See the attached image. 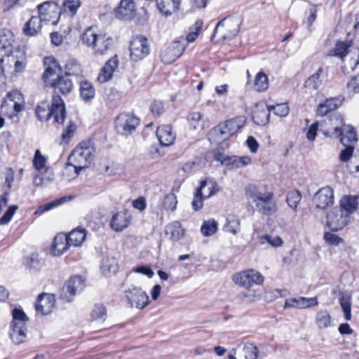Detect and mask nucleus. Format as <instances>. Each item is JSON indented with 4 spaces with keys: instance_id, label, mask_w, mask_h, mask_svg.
Masks as SVG:
<instances>
[{
    "instance_id": "1",
    "label": "nucleus",
    "mask_w": 359,
    "mask_h": 359,
    "mask_svg": "<svg viewBox=\"0 0 359 359\" xmlns=\"http://www.w3.org/2000/svg\"><path fill=\"white\" fill-rule=\"evenodd\" d=\"M95 148L90 140L81 142L71 153L64 169L65 175L74 168V177H77L81 171L87 168L94 158Z\"/></svg>"
},
{
    "instance_id": "2",
    "label": "nucleus",
    "mask_w": 359,
    "mask_h": 359,
    "mask_svg": "<svg viewBox=\"0 0 359 359\" xmlns=\"http://www.w3.org/2000/svg\"><path fill=\"white\" fill-rule=\"evenodd\" d=\"M81 41L83 45L91 49L95 56L106 55L111 49L114 43L111 36L99 32L93 27H88L83 33Z\"/></svg>"
},
{
    "instance_id": "3",
    "label": "nucleus",
    "mask_w": 359,
    "mask_h": 359,
    "mask_svg": "<svg viewBox=\"0 0 359 359\" xmlns=\"http://www.w3.org/2000/svg\"><path fill=\"white\" fill-rule=\"evenodd\" d=\"M35 113L41 121H47L53 116L55 123L62 124L66 117L65 102L59 95H54L51 107L48 102H41L36 107Z\"/></svg>"
},
{
    "instance_id": "4",
    "label": "nucleus",
    "mask_w": 359,
    "mask_h": 359,
    "mask_svg": "<svg viewBox=\"0 0 359 359\" xmlns=\"http://www.w3.org/2000/svg\"><path fill=\"white\" fill-rule=\"evenodd\" d=\"M60 71L57 62H54L46 67L43 74V79L46 86H50L65 95L72 91L73 83L67 76H61Z\"/></svg>"
},
{
    "instance_id": "5",
    "label": "nucleus",
    "mask_w": 359,
    "mask_h": 359,
    "mask_svg": "<svg viewBox=\"0 0 359 359\" xmlns=\"http://www.w3.org/2000/svg\"><path fill=\"white\" fill-rule=\"evenodd\" d=\"M241 25V20L238 17L225 18L217 23L211 39L216 43L232 39L239 32Z\"/></svg>"
},
{
    "instance_id": "6",
    "label": "nucleus",
    "mask_w": 359,
    "mask_h": 359,
    "mask_svg": "<svg viewBox=\"0 0 359 359\" xmlns=\"http://www.w3.org/2000/svg\"><path fill=\"white\" fill-rule=\"evenodd\" d=\"M25 109L23 95L18 90L9 92L1 106V113L8 118L16 121L18 114Z\"/></svg>"
},
{
    "instance_id": "7",
    "label": "nucleus",
    "mask_w": 359,
    "mask_h": 359,
    "mask_svg": "<svg viewBox=\"0 0 359 359\" xmlns=\"http://www.w3.org/2000/svg\"><path fill=\"white\" fill-rule=\"evenodd\" d=\"M13 320L9 332L11 340L15 344H20L25 341L27 337V322L28 318L20 309H14L12 311Z\"/></svg>"
},
{
    "instance_id": "8",
    "label": "nucleus",
    "mask_w": 359,
    "mask_h": 359,
    "mask_svg": "<svg viewBox=\"0 0 359 359\" xmlns=\"http://www.w3.org/2000/svg\"><path fill=\"white\" fill-rule=\"evenodd\" d=\"M245 116H236L220 123L214 128V132L219 140H225L238 132L245 124Z\"/></svg>"
},
{
    "instance_id": "9",
    "label": "nucleus",
    "mask_w": 359,
    "mask_h": 359,
    "mask_svg": "<svg viewBox=\"0 0 359 359\" xmlns=\"http://www.w3.org/2000/svg\"><path fill=\"white\" fill-rule=\"evenodd\" d=\"M232 279L235 284L246 289L254 284L261 285L264 282V277L255 269H248L236 273L233 276Z\"/></svg>"
},
{
    "instance_id": "10",
    "label": "nucleus",
    "mask_w": 359,
    "mask_h": 359,
    "mask_svg": "<svg viewBox=\"0 0 359 359\" xmlns=\"http://www.w3.org/2000/svg\"><path fill=\"white\" fill-rule=\"evenodd\" d=\"M150 45L148 39L142 35L133 39L130 45V56L134 61H140L149 55Z\"/></svg>"
},
{
    "instance_id": "11",
    "label": "nucleus",
    "mask_w": 359,
    "mask_h": 359,
    "mask_svg": "<svg viewBox=\"0 0 359 359\" xmlns=\"http://www.w3.org/2000/svg\"><path fill=\"white\" fill-rule=\"evenodd\" d=\"M139 124L140 120L136 116L122 113L115 120V129L118 133L128 135L133 133Z\"/></svg>"
},
{
    "instance_id": "12",
    "label": "nucleus",
    "mask_w": 359,
    "mask_h": 359,
    "mask_svg": "<svg viewBox=\"0 0 359 359\" xmlns=\"http://www.w3.org/2000/svg\"><path fill=\"white\" fill-rule=\"evenodd\" d=\"M84 287L85 281L81 276H72L62 287L60 298L67 302H71L74 297L80 293Z\"/></svg>"
},
{
    "instance_id": "13",
    "label": "nucleus",
    "mask_w": 359,
    "mask_h": 359,
    "mask_svg": "<svg viewBox=\"0 0 359 359\" xmlns=\"http://www.w3.org/2000/svg\"><path fill=\"white\" fill-rule=\"evenodd\" d=\"M125 297L131 307L142 309L149 303V297L141 287H133L125 291Z\"/></svg>"
},
{
    "instance_id": "14",
    "label": "nucleus",
    "mask_w": 359,
    "mask_h": 359,
    "mask_svg": "<svg viewBox=\"0 0 359 359\" xmlns=\"http://www.w3.org/2000/svg\"><path fill=\"white\" fill-rule=\"evenodd\" d=\"M269 191H266L262 187L250 184L245 188V198L247 201L248 212L255 213L254 205L260 201Z\"/></svg>"
},
{
    "instance_id": "15",
    "label": "nucleus",
    "mask_w": 359,
    "mask_h": 359,
    "mask_svg": "<svg viewBox=\"0 0 359 359\" xmlns=\"http://www.w3.org/2000/svg\"><path fill=\"white\" fill-rule=\"evenodd\" d=\"M349 217L340 208H333L327 215V224L332 231L342 229L348 224Z\"/></svg>"
},
{
    "instance_id": "16",
    "label": "nucleus",
    "mask_w": 359,
    "mask_h": 359,
    "mask_svg": "<svg viewBox=\"0 0 359 359\" xmlns=\"http://www.w3.org/2000/svg\"><path fill=\"white\" fill-rule=\"evenodd\" d=\"M313 203L316 208L324 210L334 203V191L330 187L320 189L314 195Z\"/></svg>"
},
{
    "instance_id": "17",
    "label": "nucleus",
    "mask_w": 359,
    "mask_h": 359,
    "mask_svg": "<svg viewBox=\"0 0 359 359\" xmlns=\"http://www.w3.org/2000/svg\"><path fill=\"white\" fill-rule=\"evenodd\" d=\"M330 136L341 137L340 141L343 145L354 146L358 141L355 130L351 126L344 125L342 129L339 127L334 128Z\"/></svg>"
},
{
    "instance_id": "18",
    "label": "nucleus",
    "mask_w": 359,
    "mask_h": 359,
    "mask_svg": "<svg viewBox=\"0 0 359 359\" xmlns=\"http://www.w3.org/2000/svg\"><path fill=\"white\" fill-rule=\"evenodd\" d=\"M131 220L132 216L130 212L123 210L112 215L109 226L112 230L120 232L128 227Z\"/></svg>"
},
{
    "instance_id": "19",
    "label": "nucleus",
    "mask_w": 359,
    "mask_h": 359,
    "mask_svg": "<svg viewBox=\"0 0 359 359\" xmlns=\"http://www.w3.org/2000/svg\"><path fill=\"white\" fill-rule=\"evenodd\" d=\"M273 193L269 192L260 201L254 205L255 212L257 211L262 215L271 216L277 212L276 203L273 201Z\"/></svg>"
},
{
    "instance_id": "20",
    "label": "nucleus",
    "mask_w": 359,
    "mask_h": 359,
    "mask_svg": "<svg viewBox=\"0 0 359 359\" xmlns=\"http://www.w3.org/2000/svg\"><path fill=\"white\" fill-rule=\"evenodd\" d=\"M1 69L3 72L11 69V73L21 72L25 67V60H20L18 55L12 53L1 59Z\"/></svg>"
},
{
    "instance_id": "21",
    "label": "nucleus",
    "mask_w": 359,
    "mask_h": 359,
    "mask_svg": "<svg viewBox=\"0 0 359 359\" xmlns=\"http://www.w3.org/2000/svg\"><path fill=\"white\" fill-rule=\"evenodd\" d=\"M135 5L133 0H121L114 8L115 16L121 20H130L134 16Z\"/></svg>"
},
{
    "instance_id": "22",
    "label": "nucleus",
    "mask_w": 359,
    "mask_h": 359,
    "mask_svg": "<svg viewBox=\"0 0 359 359\" xmlns=\"http://www.w3.org/2000/svg\"><path fill=\"white\" fill-rule=\"evenodd\" d=\"M55 299L54 295L50 294H41L39 296L36 310L43 315L50 314L55 307Z\"/></svg>"
},
{
    "instance_id": "23",
    "label": "nucleus",
    "mask_w": 359,
    "mask_h": 359,
    "mask_svg": "<svg viewBox=\"0 0 359 359\" xmlns=\"http://www.w3.org/2000/svg\"><path fill=\"white\" fill-rule=\"evenodd\" d=\"M344 98L341 96L326 99L323 102L318 105L316 114L319 116H325L330 112L336 110L342 104Z\"/></svg>"
},
{
    "instance_id": "24",
    "label": "nucleus",
    "mask_w": 359,
    "mask_h": 359,
    "mask_svg": "<svg viewBox=\"0 0 359 359\" xmlns=\"http://www.w3.org/2000/svg\"><path fill=\"white\" fill-rule=\"evenodd\" d=\"M118 60L117 56L114 55L111 57L100 69L97 77V81L100 83H105L110 80L112 78L114 72L118 67Z\"/></svg>"
},
{
    "instance_id": "25",
    "label": "nucleus",
    "mask_w": 359,
    "mask_h": 359,
    "mask_svg": "<svg viewBox=\"0 0 359 359\" xmlns=\"http://www.w3.org/2000/svg\"><path fill=\"white\" fill-rule=\"evenodd\" d=\"M318 302L316 297H303L290 298L285 299L284 308H297L304 309L310 306L318 305Z\"/></svg>"
},
{
    "instance_id": "26",
    "label": "nucleus",
    "mask_w": 359,
    "mask_h": 359,
    "mask_svg": "<svg viewBox=\"0 0 359 359\" xmlns=\"http://www.w3.org/2000/svg\"><path fill=\"white\" fill-rule=\"evenodd\" d=\"M188 122L194 130H205L210 127V123L207 116L200 111H194L188 116Z\"/></svg>"
},
{
    "instance_id": "27",
    "label": "nucleus",
    "mask_w": 359,
    "mask_h": 359,
    "mask_svg": "<svg viewBox=\"0 0 359 359\" xmlns=\"http://www.w3.org/2000/svg\"><path fill=\"white\" fill-rule=\"evenodd\" d=\"M323 68L320 67L317 71L311 74L304 82V88L306 93H313L317 91L322 86L323 81L320 76L323 74Z\"/></svg>"
},
{
    "instance_id": "28",
    "label": "nucleus",
    "mask_w": 359,
    "mask_h": 359,
    "mask_svg": "<svg viewBox=\"0 0 359 359\" xmlns=\"http://www.w3.org/2000/svg\"><path fill=\"white\" fill-rule=\"evenodd\" d=\"M359 195H346L341 197L340 203V209L344 212L348 217L353 213L358 205Z\"/></svg>"
},
{
    "instance_id": "29",
    "label": "nucleus",
    "mask_w": 359,
    "mask_h": 359,
    "mask_svg": "<svg viewBox=\"0 0 359 359\" xmlns=\"http://www.w3.org/2000/svg\"><path fill=\"white\" fill-rule=\"evenodd\" d=\"M156 135L162 146H170L173 144L175 140V135L172 131L170 126L165 125L158 128Z\"/></svg>"
},
{
    "instance_id": "30",
    "label": "nucleus",
    "mask_w": 359,
    "mask_h": 359,
    "mask_svg": "<svg viewBox=\"0 0 359 359\" xmlns=\"http://www.w3.org/2000/svg\"><path fill=\"white\" fill-rule=\"evenodd\" d=\"M101 271L104 276H110L115 274L118 270V264L114 257H105L100 264Z\"/></svg>"
},
{
    "instance_id": "31",
    "label": "nucleus",
    "mask_w": 359,
    "mask_h": 359,
    "mask_svg": "<svg viewBox=\"0 0 359 359\" xmlns=\"http://www.w3.org/2000/svg\"><path fill=\"white\" fill-rule=\"evenodd\" d=\"M67 242V235L64 233L57 234L55 238L51 248L52 253L55 256H59L64 253L70 245Z\"/></svg>"
},
{
    "instance_id": "32",
    "label": "nucleus",
    "mask_w": 359,
    "mask_h": 359,
    "mask_svg": "<svg viewBox=\"0 0 359 359\" xmlns=\"http://www.w3.org/2000/svg\"><path fill=\"white\" fill-rule=\"evenodd\" d=\"M181 0H156V6L165 15H170L179 9Z\"/></svg>"
},
{
    "instance_id": "33",
    "label": "nucleus",
    "mask_w": 359,
    "mask_h": 359,
    "mask_svg": "<svg viewBox=\"0 0 359 359\" xmlns=\"http://www.w3.org/2000/svg\"><path fill=\"white\" fill-rule=\"evenodd\" d=\"M43 21L39 16H32L25 24L24 33L27 36H35L40 32L41 29V22Z\"/></svg>"
},
{
    "instance_id": "34",
    "label": "nucleus",
    "mask_w": 359,
    "mask_h": 359,
    "mask_svg": "<svg viewBox=\"0 0 359 359\" xmlns=\"http://www.w3.org/2000/svg\"><path fill=\"white\" fill-rule=\"evenodd\" d=\"M65 76L79 77L82 76L81 65L75 58H69L64 66Z\"/></svg>"
},
{
    "instance_id": "35",
    "label": "nucleus",
    "mask_w": 359,
    "mask_h": 359,
    "mask_svg": "<svg viewBox=\"0 0 359 359\" xmlns=\"http://www.w3.org/2000/svg\"><path fill=\"white\" fill-rule=\"evenodd\" d=\"M86 237V231L84 229H76L72 230L67 235L68 243L74 247L81 245L85 241Z\"/></svg>"
},
{
    "instance_id": "36",
    "label": "nucleus",
    "mask_w": 359,
    "mask_h": 359,
    "mask_svg": "<svg viewBox=\"0 0 359 359\" xmlns=\"http://www.w3.org/2000/svg\"><path fill=\"white\" fill-rule=\"evenodd\" d=\"M165 233L170 235V239L174 241H180L184 236V229L178 221H175L168 224L165 228Z\"/></svg>"
},
{
    "instance_id": "37",
    "label": "nucleus",
    "mask_w": 359,
    "mask_h": 359,
    "mask_svg": "<svg viewBox=\"0 0 359 359\" xmlns=\"http://www.w3.org/2000/svg\"><path fill=\"white\" fill-rule=\"evenodd\" d=\"M339 304L346 320L351 318V295L347 292H341L339 294Z\"/></svg>"
},
{
    "instance_id": "38",
    "label": "nucleus",
    "mask_w": 359,
    "mask_h": 359,
    "mask_svg": "<svg viewBox=\"0 0 359 359\" xmlns=\"http://www.w3.org/2000/svg\"><path fill=\"white\" fill-rule=\"evenodd\" d=\"M207 181L203 180L201 182V186L196 189L194 195L191 202L192 208L194 210L198 211L202 208L203 205V191L206 188Z\"/></svg>"
},
{
    "instance_id": "39",
    "label": "nucleus",
    "mask_w": 359,
    "mask_h": 359,
    "mask_svg": "<svg viewBox=\"0 0 359 359\" xmlns=\"http://www.w3.org/2000/svg\"><path fill=\"white\" fill-rule=\"evenodd\" d=\"M80 94L85 101H90L94 98L95 90L92 83L88 81H82L80 83Z\"/></svg>"
},
{
    "instance_id": "40",
    "label": "nucleus",
    "mask_w": 359,
    "mask_h": 359,
    "mask_svg": "<svg viewBox=\"0 0 359 359\" xmlns=\"http://www.w3.org/2000/svg\"><path fill=\"white\" fill-rule=\"evenodd\" d=\"M269 109L262 106V109L257 108L254 111L252 119L257 125H265L269 123Z\"/></svg>"
},
{
    "instance_id": "41",
    "label": "nucleus",
    "mask_w": 359,
    "mask_h": 359,
    "mask_svg": "<svg viewBox=\"0 0 359 359\" xmlns=\"http://www.w3.org/2000/svg\"><path fill=\"white\" fill-rule=\"evenodd\" d=\"M316 322L319 329H325L332 326V320L327 311H320L316 313Z\"/></svg>"
},
{
    "instance_id": "42",
    "label": "nucleus",
    "mask_w": 359,
    "mask_h": 359,
    "mask_svg": "<svg viewBox=\"0 0 359 359\" xmlns=\"http://www.w3.org/2000/svg\"><path fill=\"white\" fill-rule=\"evenodd\" d=\"M13 41V35L9 29L0 30V49L9 50Z\"/></svg>"
},
{
    "instance_id": "43",
    "label": "nucleus",
    "mask_w": 359,
    "mask_h": 359,
    "mask_svg": "<svg viewBox=\"0 0 359 359\" xmlns=\"http://www.w3.org/2000/svg\"><path fill=\"white\" fill-rule=\"evenodd\" d=\"M254 87L258 92H263L268 89L269 79L265 73L259 72L257 74L255 79Z\"/></svg>"
},
{
    "instance_id": "44",
    "label": "nucleus",
    "mask_w": 359,
    "mask_h": 359,
    "mask_svg": "<svg viewBox=\"0 0 359 359\" xmlns=\"http://www.w3.org/2000/svg\"><path fill=\"white\" fill-rule=\"evenodd\" d=\"M217 229V223L214 219L205 221L201 226V231L205 236L213 235Z\"/></svg>"
},
{
    "instance_id": "45",
    "label": "nucleus",
    "mask_w": 359,
    "mask_h": 359,
    "mask_svg": "<svg viewBox=\"0 0 359 359\" xmlns=\"http://www.w3.org/2000/svg\"><path fill=\"white\" fill-rule=\"evenodd\" d=\"M266 108L269 111H273L274 114L280 117H285L287 116L290 111V108L287 104H278L276 105H267Z\"/></svg>"
},
{
    "instance_id": "46",
    "label": "nucleus",
    "mask_w": 359,
    "mask_h": 359,
    "mask_svg": "<svg viewBox=\"0 0 359 359\" xmlns=\"http://www.w3.org/2000/svg\"><path fill=\"white\" fill-rule=\"evenodd\" d=\"M76 130V124L70 121L66 127V128L63 130L61 137L62 142L65 144L69 143L70 139L73 137Z\"/></svg>"
},
{
    "instance_id": "47",
    "label": "nucleus",
    "mask_w": 359,
    "mask_h": 359,
    "mask_svg": "<svg viewBox=\"0 0 359 359\" xmlns=\"http://www.w3.org/2000/svg\"><path fill=\"white\" fill-rule=\"evenodd\" d=\"M302 198V195L300 192L297 190H294L290 191L287 196L286 201L288 204V205L295 210Z\"/></svg>"
},
{
    "instance_id": "48",
    "label": "nucleus",
    "mask_w": 359,
    "mask_h": 359,
    "mask_svg": "<svg viewBox=\"0 0 359 359\" xmlns=\"http://www.w3.org/2000/svg\"><path fill=\"white\" fill-rule=\"evenodd\" d=\"M260 243L261 244H264L265 243H267L272 247L278 248L282 245L283 241L281 238V237L278 236H272L266 234L261 237Z\"/></svg>"
},
{
    "instance_id": "49",
    "label": "nucleus",
    "mask_w": 359,
    "mask_h": 359,
    "mask_svg": "<svg viewBox=\"0 0 359 359\" xmlns=\"http://www.w3.org/2000/svg\"><path fill=\"white\" fill-rule=\"evenodd\" d=\"M80 6V0H65L63 3L65 11L69 12L71 16H73L76 14Z\"/></svg>"
},
{
    "instance_id": "50",
    "label": "nucleus",
    "mask_w": 359,
    "mask_h": 359,
    "mask_svg": "<svg viewBox=\"0 0 359 359\" xmlns=\"http://www.w3.org/2000/svg\"><path fill=\"white\" fill-rule=\"evenodd\" d=\"M91 317L95 320L104 321L107 316L106 309L103 305H95L91 311Z\"/></svg>"
},
{
    "instance_id": "51",
    "label": "nucleus",
    "mask_w": 359,
    "mask_h": 359,
    "mask_svg": "<svg viewBox=\"0 0 359 359\" xmlns=\"http://www.w3.org/2000/svg\"><path fill=\"white\" fill-rule=\"evenodd\" d=\"M240 299L245 303H252L261 299V295L256 291H248L240 294Z\"/></svg>"
},
{
    "instance_id": "52",
    "label": "nucleus",
    "mask_w": 359,
    "mask_h": 359,
    "mask_svg": "<svg viewBox=\"0 0 359 359\" xmlns=\"http://www.w3.org/2000/svg\"><path fill=\"white\" fill-rule=\"evenodd\" d=\"M39 9V13L41 19L43 20V21H50V15L52 11H50V5L48 2H44L41 4H39L38 6Z\"/></svg>"
},
{
    "instance_id": "53",
    "label": "nucleus",
    "mask_w": 359,
    "mask_h": 359,
    "mask_svg": "<svg viewBox=\"0 0 359 359\" xmlns=\"http://www.w3.org/2000/svg\"><path fill=\"white\" fill-rule=\"evenodd\" d=\"M177 203V197L174 194H167L163 202V207L166 210H174Z\"/></svg>"
},
{
    "instance_id": "54",
    "label": "nucleus",
    "mask_w": 359,
    "mask_h": 359,
    "mask_svg": "<svg viewBox=\"0 0 359 359\" xmlns=\"http://www.w3.org/2000/svg\"><path fill=\"white\" fill-rule=\"evenodd\" d=\"M47 159L43 156L39 150H36L34 154V158L33 161V165L37 170H40L45 167Z\"/></svg>"
},
{
    "instance_id": "55",
    "label": "nucleus",
    "mask_w": 359,
    "mask_h": 359,
    "mask_svg": "<svg viewBox=\"0 0 359 359\" xmlns=\"http://www.w3.org/2000/svg\"><path fill=\"white\" fill-rule=\"evenodd\" d=\"M26 268L29 271H37L41 268V263L36 256H31L27 259Z\"/></svg>"
},
{
    "instance_id": "56",
    "label": "nucleus",
    "mask_w": 359,
    "mask_h": 359,
    "mask_svg": "<svg viewBox=\"0 0 359 359\" xmlns=\"http://www.w3.org/2000/svg\"><path fill=\"white\" fill-rule=\"evenodd\" d=\"M345 148L340 151L339 159L342 162H348L353 156L354 151L353 145H344Z\"/></svg>"
},
{
    "instance_id": "57",
    "label": "nucleus",
    "mask_w": 359,
    "mask_h": 359,
    "mask_svg": "<svg viewBox=\"0 0 359 359\" xmlns=\"http://www.w3.org/2000/svg\"><path fill=\"white\" fill-rule=\"evenodd\" d=\"M17 209L18 206L15 205L9 206L4 215L0 218V224H7L11 221Z\"/></svg>"
},
{
    "instance_id": "58",
    "label": "nucleus",
    "mask_w": 359,
    "mask_h": 359,
    "mask_svg": "<svg viewBox=\"0 0 359 359\" xmlns=\"http://www.w3.org/2000/svg\"><path fill=\"white\" fill-rule=\"evenodd\" d=\"M243 351L245 359H257L258 357V349L252 344L245 345Z\"/></svg>"
},
{
    "instance_id": "59",
    "label": "nucleus",
    "mask_w": 359,
    "mask_h": 359,
    "mask_svg": "<svg viewBox=\"0 0 359 359\" xmlns=\"http://www.w3.org/2000/svg\"><path fill=\"white\" fill-rule=\"evenodd\" d=\"M348 46L344 42H338L334 50V55L343 59L348 53Z\"/></svg>"
},
{
    "instance_id": "60",
    "label": "nucleus",
    "mask_w": 359,
    "mask_h": 359,
    "mask_svg": "<svg viewBox=\"0 0 359 359\" xmlns=\"http://www.w3.org/2000/svg\"><path fill=\"white\" fill-rule=\"evenodd\" d=\"M171 50L175 53L172 56L173 58H179L180 55L182 54L183 51L184 50V41H175L172 45L170 47H168Z\"/></svg>"
},
{
    "instance_id": "61",
    "label": "nucleus",
    "mask_w": 359,
    "mask_h": 359,
    "mask_svg": "<svg viewBox=\"0 0 359 359\" xmlns=\"http://www.w3.org/2000/svg\"><path fill=\"white\" fill-rule=\"evenodd\" d=\"M324 239L326 243L330 245H332L334 246L339 245L340 243H343V239L340 238L339 236L330 233L326 232L324 234Z\"/></svg>"
},
{
    "instance_id": "62",
    "label": "nucleus",
    "mask_w": 359,
    "mask_h": 359,
    "mask_svg": "<svg viewBox=\"0 0 359 359\" xmlns=\"http://www.w3.org/2000/svg\"><path fill=\"white\" fill-rule=\"evenodd\" d=\"M222 163L225 165H227V166L231 165L233 168H242L241 165H240V164H241V157L240 156H231V157H227L222 161Z\"/></svg>"
},
{
    "instance_id": "63",
    "label": "nucleus",
    "mask_w": 359,
    "mask_h": 359,
    "mask_svg": "<svg viewBox=\"0 0 359 359\" xmlns=\"http://www.w3.org/2000/svg\"><path fill=\"white\" fill-rule=\"evenodd\" d=\"M202 25H203V23L201 21H200V20L196 21V24H195L196 30L194 32H191L189 33L187 35L185 41H187V42H194L196 39V38L198 37V36L201 32ZM182 41H184V39Z\"/></svg>"
},
{
    "instance_id": "64",
    "label": "nucleus",
    "mask_w": 359,
    "mask_h": 359,
    "mask_svg": "<svg viewBox=\"0 0 359 359\" xmlns=\"http://www.w3.org/2000/svg\"><path fill=\"white\" fill-rule=\"evenodd\" d=\"M175 54L174 51L172 52L171 49L169 48H167L165 50H164L161 55V60L164 63L170 64L175 61L177 58H173V55Z\"/></svg>"
}]
</instances>
